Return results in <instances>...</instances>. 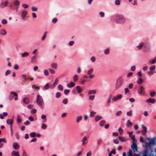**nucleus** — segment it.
Listing matches in <instances>:
<instances>
[{"label": "nucleus", "mask_w": 156, "mask_h": 156, "mask_svg": "<svg viewBox=\"0 0 156 156\" xmlns=\"http://www.w3.org/2000/svg\"><path fill=\"white\" fill-rule=\"evenodd\" d=\"M114 21L117 23L123 24L125 22V19L122 15H117L114 18Z\"/></svg>", "instance_id": "nucleus-1"}, {"label": "nucleus", "mask_w": 156, "mask_h": 156, "mask_svg": "<svg viewBox=\"0 0 156 156\" xmlns=\"http://www.w3.org/2000/svg\"><path fill=\"white\" fill-rule=\"evenodd\" d=\"M124 83V80L121 77H119L117 80L115 85L116 90L119 89L122 85Z\"/></svg>", "instance_id": "nucleus-2"}, {"label": "nucleus", "mask_w": 156, "mask_h": 156, "mask_svg": "<svg viewBox=\"0 0 156 156\" xmlns=\"http://www.w3.org/2000/svg\"><path fill=\"white\" fill-rule=\"evenodd\" d=\"M37 103L40 107L43 109L44 107V102L42 97L39 95L37 96Z\"/></svg>", "instance_id": "nucleus-3"}, {"label": "nucleus", "mask_w": 156, "mask_h": 156, "mask_svg": "<svg viewBox=\"0 0 156 156\" xmlns=\"http://www.w3.org/2000/svg\"><path fill=\"white\" fill-rule=\"evenodd\" d=\"M9 2L7 1H2L0 4V7L1 8H3L7 6Z\"/></svg>", "instance_id": "nucleus-4"}, {"label": "nucleus", "mask_w": 156, "mask_h": 156, "mask_svg": "<svg viewBox=\"0 0 156 156\" xmlns=\"http://www.w3.org/2000/svg\"><path fill=\"white\" fill-rule=\"evenodd\" d=\"M145 87L143 86H141L140 87L138 90V93L139 94H143L144 92Z\"/></svg>", "instance_id": "nucleus-5"}, {"label": "nucleus", "mask_w": 156, "mask_h": 156, "mask_svg": "<svg viewBox=\"0 0 156 156\" xmlns=\"http://www.w3.org/2000/svg\"><path fill=\"white\" fill-rule=\"evenodd\" d=\"M122 96L121 94H118L116 96L114 97L112 99V101H115L121 99L122 98Z\"/></svg>", "instance_id": "nucleus-6"}, {"label": "nucleus", "mask_w": 156, "mask_h": 156, "mask_svg": "<svg viewBox=\"0 0 156 156\" xmlns=\"http://www.w3.org/2000/svg\"><path fill=\"white\" fill-rule=\"evenodd\" d=\"M142 128L144 130L142 131V134L145 136H147L146 133L147 132V128L146 127L144 126L143 124L141 125Z\"/></svg>", "instance_id": "nucleus-7"}, {"label": "nucleus", "mask_w": 156, "mask_h": 156, "mask_svg": "<svg viewBox=\"0 0 156 156\" xmlns=\"http://www.w3.org/2000/svg\"><path fill=\"white\" fill-rule=\"evenodd\" d=\"M131 147L132 149L133 150L134 152H135V151H137V145L134 142H133V144L131 145Z\"/></svg>", "instance_id": "nucleus-8"}, {"label": "nucleus", "mask_w": 156, "mask_h": 156, "mask_svg": "<svg viewBox=\"0 0 156 156\" xmlns=\"http://www.w3.org/2000/svg\"><path fill=\"white\" fill-rule=\"evenodd\" d=\"M147 139L149 141V144H150L152 145H154L155 144V140L154 138L149 139L148 138Z\"/></svg>", "instance_id": "nucleus-9"}, {"label": "nucleus", "mask_w": 156, "mask_h": 156, "mask_svg": "<svg viewBox=\"0 0 156 156\" xmlns=\"http://www.w3.org/2000/svg\"><path fill=\"white\" fill-rule=\"evenodd\" d=\"M13 147L16 150H18L19 148V146L18 145V143L16 142H15L13 143Z\"/></svg>", "instance_id": "nucleus-10"}, {"label": "nucleus", "mask_w": 156, "mask_h": 156, "mask_svg": "<svg viewBox=\"0 0 156 156\" xmlns=\"http://www.w3.org/2000/svg\"><path fill=\"white\" fill-rule=\"evenodd\" d=\"M11 155L12 156H20L19 155V152L18 151H13L11 153Z\"/></svg>", "instance_id": "nucleus-11"}, {"label": "nucleus", "mask_w": 156, "mask_h": 156, "mask_svg": "<svg viewBox=\"0 0 156 156\" xmlns=\"http://www.w3.org/2000/svg\"><path fill=\"white\" fill-rule=\"evenodd\" d=\"M146 101L147 102H150L153 104L156 102V100L154 98H149Z\"/></svg>", "instance_id": "nucleus-12"}, {"label": "nucleus", "mask_w": 156, "mask_h": 156, "mask_svg": "<svg viewBox=\"0 0 156 156\" xmlns=\"http://www.w3.org/2000/svg\"><path fill=\"white\" fill-rule=\"evenodd\" d=\"M7 34L6 30L4 29H2L0 30V34L2 35H5Z\"/></svg>", "instance_id": "nucleus-13"}, {"label": "nucleus", "mask_w": 156, "mask_h": 156, "mask_svg": "<svg viewBox=\"0 0 156 156\" xmlns=\"http://www.w3.org/2000/svg\"><path fill=\"white\" fill-rule=\"evenodd\" d=\"M27 15V12L25 10L23 11L21 13V17L22 18L24 19L25 18Z\"/></svg>", "instance_id": "nucleus-14"}, {"label": "nucleus", "mask_w": 156, "mask_h": 156, "mask_svg": "<svg viewBox=\"0 0 156 156\" xmlns=\"http://www.w3.org/2000/svg\"><path fill=\"white\" fill-rule=\"evenodd\" d=\"M13 120L11 119H9L7 120L6 122L9 125H10V126H12V124L13 123Z\"/></svg>", "instance_id": "nucleus-15"}, {"label": "nucleus", "mask_w": 156, "mask_h": 156, "mask_svg": "<svg viewBox=\"0 0 156 156\" xmlns=\"http://www.w3.org/2000/svg\"><path fill=\"white\" fill-rule=\"evenodd\" d=\"M10 94L13 95L14 96H15V97L14 98V100L15 101H16L18 100V95L14 91H11L10 92Z\"/></svg>", "instance_id": "nucleus-16"}, {"label": "nucleus", "mask_w": 156, "mask_h": 156, "mask_svg": "<svg viewBox=\"0 0 156 156\" xmlns=\"http://www.w3.org/2000/svg\"><path fill=\"white\" fill-rule=\"evenodd\" d=\"M23 101L24 103L28 104L29 102V98L27 97L24 98L23 100Z\"/></svg>", "instance_id": "nucleus-17"}, {"label": "nucleus", "mask_w": 156, "mask_h": 156, "mask_svg": "<svg viewBox=\"0 0 156 156\" xmlns=\"http://www.w3.org/2000/svg\"><path fill=\"white\" fill-rule=\"evenodd\" d=\"M75 86V84L74 83L71 82L69 83L67 85V87H74Z\"/></svg>", "instance_id": "nucleus-18"}, {"label": "nucleus", "mask_w": 156, "mask_h": 156, "mask_svg": "<svg viewBox=\"0 0 156 156\" xmlns=\"http://www.w3.org/2000/svg\"><path fill=\"white\" fill-rule=\"evenodd\" d=\"M13 4L15 6H18L20 5V2L18 0H15L14 1Z\"/></svg>", "instance_id": "nucleus-19"}, {"label": "nucleus", "mask_w": 156, "mask_h": 156, "mask_svg": "<svg viewBox=\"0 0 156 156\" xmlns=\"http://www.w3.org/2000/svg\"><path fill=\"white\" fill-rule=\"evenodd\" d=\"M144 43L143 42L140 43L139 45L136 46V48H138L139 50L141 49L142 47L144 46Z\"/></svg>", "instance_id": "nucleus-20"}, {"label": "nucleus", "mask_w": 156, "mask_h": 156, "mask_svg": "<svg viewBox=\"0 0 156 156\" xmlns=\"http://www.w3.org/2000/svg\"><path fill=\"white\" fill-rule=\"evenodd\" d=\"M36 57L35 55H34L31 57V62L32 63H34L36 62Z\"/></svg>", "instance_id": "nucleus-21"}, {"label": "nucleus", "mask_w": 156, "mask_h": 156, "mask_svg": "<svg viewBox=\"0 0 156 156\" xmlns=\"http://www.w3.org/2000/svg\"><path fill=\"white\" fill-rule=\"evenodd\" d=\"M29 53L27 52H25L21 54V56L22 57H27L28 56Z\"/></svg>", "instance_id": "nucleus-22"}, {"label": "nucleus", "mask_w": 156, "mask_h": 156, "mask_svg": "<svg viewBox=\"0 0 156 156\" xmlns=\"http://www.w3.org/2000/svg\"><path fill=\"white\" fill-rule=\"evenodd\" d=\"M128 154L127 156H133V152L131 150H130L127 153ZM137 154H134V156H136Z\"/></svg>", "instance_id": "nucleus-23"}, {"label": "nucleus", "mask_w": 156, "mask_h": 156, "mask_svg": "<svg viewBox=\"0 0 156 156\" xmlns=\"http://www.w3.org/2000/svg\"><path fill=\"white\" fill-rule=\"evenodd\" d=\"M96 90H90L88 92V94H95L96 93Z\"/></svg>", "instance_id": "nucleus-24"}, {"label": "nucleus", "mask_w": 156, "mask_h": 156, "mask_svg": "<svg viewBox=\"0 0 156 156\" xmlns=\"http://www.w3.org/2000/svg\"><path fill=\"white\" fill-rule=\"evenodd\" d=\"M87 137L86 136H85L82 140V145H84L85 143V141L87 140Z\"/></svg>", "instance_id": "nucleus-25"}, {"label": "nucleus", "mask_w": 156, "mask_h": 156, "mask_svg": "<svg viewBox=\"0 0 156 156\" xmlns=\"http://www.w3.org/2000/svg\"><path fill=\"white\" fill-rule=\"evenodd\" d=\"M156 72L155 70L147 72V74L149 76H152L153 74L155 73Z\"/></svg>", "instance_id": "nucleus-26"}, {"label": "nucleus", "mask_w": 156, "mask_h": 156, "mask_svg": "<svg viewBox=\"0 0 156 156\" xmlns=\"http://www.w3.org/2000/svg\"><path fill=\"white\" fill-rule=\"evenodd\" d=\"M51 67L54 69H56L57 68V64L56 63H53L51 64Z\"/></svg>", "instance_id": "nucleus-27"}, {"label": "nucleus", "mask_w": 156, "mask_h": 156, "mask_svg": "<svg viewBox=\"0 0 156 156\" xmlns=\"http://www.w3.org/2000/svg\"><path fill=\"white\" fill-rule=\"evenodd\" d=\"M93 72V68H90L88 70L87 73L88 75H90Z\"/></svg>", "instance_id": "nucleus-28"}, {"label": "nucleus", "mask_w": 156, "mask_h": 156, "mask_svg": "<svg viewBox=\"0 0 156 156\" xmlns=\"http://www.w3.org/2000/svg\"><path fill=\"white\" fill-rule=\"evenodd\" d=\"M76 89L77 90L78 93L79 94L81 92V87L79 86H77L76 87Z\"/></svg>", "instance_id": "nucleus-29"}, {"label": "nucleus", "mask_w": 156, "mask_h": 156, "mask_svg": "<svg viewBox=\"0 0 156 156\" xmlns=\"http://www.w3.org/2000/svg\"><path fill=\"white\" fill-rule=\"evenodd\" d=\"M46 116L44 115H42L41 116V119H44V121H43V122H45L47 121V119H46Z\"/></svg>", "instance_id": "nucleus-30"}, {"label": "nucleus", "mask_w": 156, "mask_h": 156, "mask_svg": "<svg viewBox=\"0 0 156 156\" xmlns=\"http://www.w3.org/2000/svg\"><path fill=\"white\" fill-rule=\"evenodd\" d=\"M102 141V140L101 138L98 139L97 140V144L98 145H100L101 144Z\"/></svg>", "instance_id": "nucleus-31"}, {"label": "nucleus", "mask_w": 156, "mask_h": 156, "mask_svg": "<svg viewBox=\"0 0 156 156\" xmlns=\"http://www.w3.org/2000/svg\"><path fill=\"white\" fill-rule=\"evenodd\" d=\"M78 76L77 75H75L74 76L73 78V80L74 82H76L78 80Z\"/></svg>", "instance_id": "nucleus-32"}, {"label": "nucleus", "mask_w": 156, "mask_h": 156, "mask_svg": "<svg viewBox=\"0 0 156 156\" xmlns=\"http://www.w3.org/2000/svg\"><path fill=\"white\" fill-rule=\"evenodd\" d=\"M96 114V112H94L93 111H90V116L91 117H94L95 114Z\"/></svg>", "instance_id": "nucleus-33"}, {"label": "nucleus", "mask_w": 156, "mask_h": 156, "mask_svg": "<svg viewBox=\"0 0 156 156\" xmlns=\"http://www.w3.org/2000/svg\"><path fill=\"white\" fill-rule=\"evenodd\" d=\"M133 125V124L132 123L130 122V120H128L127 121V122L126 124V126L127 127H129L130 126H132Z\"/></svg>", "instance_id": "nucleus-34"}, {"label": "nucleus", "mask_w": 156, "mask_h": 156, "mask_svg": "<svg viewBox=\"0 0 156 156\" xmlns=\"http://www.w3.org/2000/svg\"><path fill=\"white\" fill-rule=\"evenodd\" d=\"M82 117L81 116H80L77 117L76 118V122L78 123L82 119Z\"/></svg>", "instance_id": "nucleus-35"}, {"label": "nucleus", "mask_w": 156, "mask_h": 156, "mask_svg": "<svg viewBox=\"0 0 156 156\" xmlns=\"http://www.w3.org/2000/svg\"><path fill=\"white\" fill-rule=\"evenodd\" d=\"M155 65H152L149 68V69L151 71H153V70H155Z\"/></svg>", "instance_id": "nucleus-36"}, {"label": "nucleus", "mask_w": 156, "mask_h": 156, "mask_svg": "<svg viewBox=\"0 0 156 156\" xmlns=\"http://www.w3.org/2000/svg\"><path fill=\"white\" fill-rule=\"evenodd\" d=\"M102 118V117L98 115H97L95 118V120L96 121H97L99 120H100Z\"/></svg>", "instance_id": "nucleus-37"}, {"label": "nucleus", "mask_w": 156, "mask_h": 156, "mask_svg": "<svg viewBox=\"0 0 156 156\" xmlns=\"http://www.w3.org/2000/svg\"><path fill=\"white\" fill-rule=\"evenodd\" d=\"M58 89L62 91L63 90V87L61 85H58Z\"/></svg>", "instance_id": "nucleus-38"}, {"label": "nucleus", "mask_w": 156, "mask_h": 156, "mask_svg": "<svg viewBox=\"0 0 156 156\" xmlns=\"http://www.w3.org/2000/svg\"><path fill=\"white\" fill-rule=\"evenodd\" d=\"M17 122L18 123H20L21 122V120L20 115H18L17 117Z\"/></svg>", "instance_id": "nucleus-39"}, {"label": "nucleus", "mask_w": 156, "mask_h": 156, "mask_svg": "<svg viewBox=\"0 0 156 156\" xmlns=\"http://www.w3.org/2000/svg\"><path fill=\"white\" fill-rule=\"evenodd\" d=\"M118 138L121 142H124L126 141V140L122 136H119Z\"/></svg>", "instance_id": "nucleus-40"}, {"label": "nucleus", "mask_w": 156, "mask_h": 156, "mask_svg": "<svg viewBox=\"0 0 156 156\" xmlns=\"http://www.w3.org/2000/svg\"><path fill=\"white\" fill-rule=\"evenodd\" d=\"M156 95V92L155 91H153L150 93V95L151 97H154Z\"/></svg>", "instance_id": "nucleus-41"}, {"label": "nucleus", "mask_w": 156, "mask_h": 156, "mask_svg": "<svg viewBox=\"0 0 156 156\" xmlns=\"http://www.w3.org/2000/svg\"><path fill=\"white\" fill-rule=\"evenodd\" d=\"M49 84L48 83L46 84L44 86V88L45 90H47L49 87Z\"/></svg>", "instance_id": "nucleus-42"}, {"label": "nucleus", "mask_w": 156, "mask_h": 156, "mask_svg": "<svg viewBox=\"0 0 156 156\" xmlns=\"http://www.w3.org/2000/svg\"><path fill=\"white\" fill-rule=\"evenodd\" d=\"M70 91V90L68 89H66L64 90V94L65 95L68 94L69 92Z\"/></svg>", "instance_id": "nucleus-43"}, {"label": "nucleus", "mask_w": 156, "mask_h": 156, "mask_svg": "<svg viewBox=\"0 0 156 156\" xmlns=\"http://www.w3.org/2000/svg\"><path fill=\"white\" fill-rule=\"evenodd\" d=\"M109 53V50L108 48H107L104 51V54L106 55L108 54Z\"/></svg>", "instance_id": "nucleus-44"}, {"label": "nucleus", "mask_w": 156, "mask_h": 156, "mask_svg": "<svg viewBox=\"0 0 156 156\" xmlns=\"http://www.w3.org/2000/svg\"><path fill=\"white\" fill-rule=\"evenodd\" d=\"M46 34H47L46 32H45L44 33V34L41 38V40L42 41H44L45 38L46 37Z\"/></svg>", "instance_id": "nucleus-45"}, {"label": "nucleus", "mask_w": 156, "mask_h": 156, "mask_svg": "<svg viewBox=\"0 0 156 156\" xmlns=\"http://www.w3.org/2000/svg\"><path fill=\"white\" fill-rule=\"evenodd\" d=\"M32 87L33 89H35L37 90H39L40 89V87H39L35 86L34 84L32 85Z\"/></svg>", "instance_id": "nucleus-46"}, {"label": "nucleus", "mask_w": 156, "mask_h": 156, "mask_svg": "<svg viewBox=\"0 0 156 156\" xmlns=\"http://www.w3.org/2000/svg\"><path fill=\"white\" fill-rule=\"evenodd\" d=\"M105 123V120H102L100 122V125L101 126H102L104 125V124Z\"/></svg>", "instance_id": "nucleus-47"}, {"label": "nucleus", "mask_w": 156, "mask_h": 156, "mask_svg": "<svg viewBox=\"0 0 156 156\" xmlns=\"http://www.w3.org/2000/svg\"><path fill=\"white\" fill-rule=\"evenodd\" d=\"M44 73L45 75L48 76V75L49 73L48 70L47 69H45L44 71Z\"/></svg>", "instance_id": "nucleus-48"}, {"label": "nucleus", "mask_w": 156, "mask_h": 156, "mask_svg": "<svg viewBox=\"0 0 156 156\" xmlns=\"http://www.w3.org/2000/svg\"><path fill=\"white\" fill-rule=\"evenodd\" d=\"M115 4L116 5H119L120 4V0H116L115 2Z\"/></svg>", "instance_id": "nucleus-49"}, {"label": "nucleus", "mask_w": 156, "mask_h": 156, "mask_svg": "<svg viewBox=\"0 0 156 156\" xmlns=\"http://www.w3.org/2000/svg\"><path fill=\"white\" fill-rule=\"evenodd\" d=\"M30 136L31 137H34L36 136V133L34 132H32L30 134Z\"/></svg>", "instance_id": "nucleus-50"}, {"label": "nucleus", "mask_w": 156, "mask_h": 156, "mask_svg": "<svg viewBox=\"0 0 156 156\" xmlns=\"http://www.w3.org/2000/svg\"><path fill=\"white\" fill-rule=\"evenodd\" d=\"M61 94L60 92H57L56 94V97L57 98H59L60 97Z\"/></svg>", "instance_id": "nucleus-51"}, {"label": "nucleus", "mask_w": 156, "mask_h": 156, "mask_svg": "<svg viewBox=\"0 0 156 156\" xmlns=\"http://www.w3.org/2000/svg\"><path fill=\"white\" fill-rule=\"evenodd\" d=\"M49 71L50 72L51 74H54L55 73V71L52 69L50 68L49 69Z\"/></svg>", "instance_id": "nucleus-52"}, {"label": "nucleus", "mask_w": 156, "mask_h": 156, "mask_svg": "<svg viewBox=\"0 0 156 156\" xmlns=\"http://www.w3.org/2000/svg\"><path fill=\"white\" fill-rule=\"evenodd\" d=\"M47 125L44 124H42L41 125V128L43 129H45L47 128Z\"/></svg>", "instance_id": "nucleus-53"}, {"label": "nucleus", "mask_w": 156, "mask_h": 156, "mask_svg": "<svg viewBox=\"0 0 156 156\" xmlns=\"http://www.w3.org/2000/svg\"><path fill=\"white\" fill-rule=\"evenodd\" d=\"M118 131L120 134H122L123 133V131L121 127H119L118 129Z\"/></svg>", "instance_id": "nucleus-54"}, {"label": "nucleus", "mask_w": 156, "mask_h": 156, "mask_svg": "<svg viewBox=\"0 0 156 156\" xmlns=\"http://www.w3.org/2000/svg\"><path fill=\"white\" fill-rule=\"evenodd\" d=\"M30 121L28 120L26 121L24 123V124L26 126H28L30 125Z\"/></svg>", "instance_id": "nucleus-55"}, {"label": "nucleus", "mask_w": 156, "mask_h": 156, "mask_svg": "<svg viewBox=\"0 0 156 156\" xmlns=\"http://www.w3.org/2000/svg\"><path fill=\"white\" fill-rule=\"evenodd\" d=\"M58 78H56L55 79V81L53 83L54 85H55L57 84L58 83Z\"/></svg>", "instance_id": "nucleus-56"}, {"label": "nucleus", "mask_w": 156, "mask_h": 156, "mask_svg": "<svg viewBox=\"0 0 156 156\" xmlns=\"http://www.w3.org/2000/svg\"><path fill=\"white\" fill-rule=\"evenodd\" d=\"M156 62V58H154L153 60H152V61H151L150 63L151 64H154Z\"/></svg>", "instance_id": "nucleus-57"}, {"label": "nucleus", "mask_w": 156, "mask_h": 156, "mask_svg": "<svg viewBox=\"0 0 156 156\" xmlns=\"http://www.w3.org/2000/svg\"><path fill=\"white\" fill-rule=\"evenodd\" d=\"M62 102L65 104H66L68 102V100L67 98L64 99L62 100Z\"/></svg>", "instance_id": "nucleus-58"}, {"label": "nucleus", "mask_w": 156, "mask_h": 156, "mask_svg": "<svg viewBox=\"0 0 156 156\" xmlns=\"http://www.w3.org/2000/svg\"><path fill=\"white\" fill-rule=\"evenodd\" d=\"M126 114H127V115H128V116H131L132 115V111H130L129 112H127Z\"/></svg>", "instance_id": "nucleus-59"}, {"label": "nucleus", "mask_w": 156, "mask_h": 156, "mask_svg": "<svg viewBox=\"0 0 156 156\" xmlns=\"http://www.w3.org/2000/svg\"><path fill=\"white\" fill-rule=\"evenodd\" d=\"M11 73V71L9 70H6L5 73V76H8L9 74Z\"/></svg>", "instance_id": "nucleus-60"}, {"label": "nucleus", "mask_w": 156, "mask_h": 156, "mask_svg": "<svg viewBox=\"0 0 156 156\" xmlns=\"http://www.w3.org/2000/svg\"><path fill=\"white\" fill-rule=\"evenodd\" d=\"M143 81V79L141 78H139V80L137 81V83L138 84H140L142 83Z\"/></svg>", "instance_id": "nucleus-61"}, {"label": "nucleus", "mask_w": 156, "mask_h": 156, "mask_svg": "<svg viewBox=\"0 0 156 156\" xmlns=\"http://www.w3.org/2000/svg\"><path fill=\"white\" fill-rule=\"evenodd\" d=\"M37 110L35 109H33L31 111V113L32 114H34L37 112Z\"/></svg>", "instance_id": "nucleus-62"}, {"label": "nucleus", "mask_w": 156, "mask_h": 156, "mask_svg": "<svg viewBox=\"0 0 156 156\" xmlns=\"http://www.w3.org/2000/svg\"><path fill=\"white\" fill-rule=\"evenodd\" d=\"M122 112L121 111H118L116 113V115L117 116H119V115H120L121 114H122Z\"/></svg>", "instance_id": "nucleus-63"}, {"label": "nucleus", "mask_w": 156, "mask_h": 156, "mask_svg": "<svg viewBox=\"0 0 156 156\" xmlns=\"http://www.w3.org/2000/svg\"><path fill=\"white\" fill-rule=\"evenodd\" d=\"M31 10L32 11H36L37 10V9L35 7H32L31 8Z\"/></svg>", "instance_id": "nucleus-64"}]
</instances>
